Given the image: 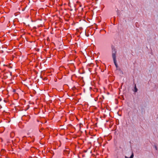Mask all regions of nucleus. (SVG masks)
<instances>
[{"label":"nucleus","instance_id":"7ed1b4c3","mask_svg":"<svg viewBox=\"0 0 158 158\" xmlns=\"http://www.w3.org/2000/svg\"><path fill=\"white\" fill-rule=\"evenodd\" d=\"M137 91V89L136 88V85H135V92H136Z\"/></svg>","mask_w":158,"mask_h":158},{"label":"nucleus","instance_id":"20e7f679","mask_svg":"<svg viewBox=\"0 0 158 158\" xmlns=\"http://www.w3.org/2000/svg\"><path fill=\"white\" fill-rule=\"evenodd\" d=\"M79 127H80V128H81V125H80Z\"/></svg>","mask_w":158,"mask_h":158},{"label":"nucleus","instance_id":"f03ea898","mask_svg":"<svg viewBox=\"0 0 158 158\" xmlns=\"http://www.w3.org/2000/svg\"><path fill=\"white\" fill-rule=\"evenodd\" d=\"M133 156H134V154H133V152H132V154L131 155V156L130 157V158H128V157H127L126 156H125V158H133Z\"/></svg>","mask_w":158,"mask_h":158},{"label":"nucleus","instance_id":"39448f33","mask_svg":"<svg viewBox=\"0 0 158 158\" xmlns=\"http://www.w3.org/2000/svg\"><path fill=\"white\" fill-rule=\"evenodd\" d=\"M138 24L137 23H135V25H136V24Z\"/></svg>","mask_w":158,"mask_h":158},{"label":"nucleus","instance_id":"f257e3e1","mask_svg":"<svg viewBox=\"0 0 158 158\" xmlns=\"http://www.w3.org/2000/svg\"><path fill=\"white\" fill-rule=\"evenodd\" d=\"M112 56L113 58V60L114 62V63L116 67H118L117 64L116 63V55H115V53H113L112 54Z\"/></svg>","mask_w":158,"mask_h":158},{"label":"nucleus","instance_id":"423d86ee","mask_svg":"<svg viewBox=\"0 0 158 158\" xmlns=\"http://www.w3.org/2000/svg\"><path fill=\"white\" fill-rule=\"evenodd\" d=\"M136 25V27H137L138 25Z\"/></svg>","mask_w":158,"mask_h":158}]
</instances>
